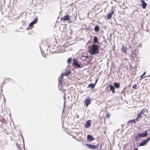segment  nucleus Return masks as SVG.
I'll use <instances>...</instances> for the list:
<instances>
[{
	"label": "nucleus",
	"mask_w": 150,
	"mask_h": 150,
	"mask_svg": "<svg viewBox=\"0 0 150 150\" xmlns=\"http://www.w3.org/2000/svg\"><path fill=\"white\" fill-rule=\"evenodd\" d=\"M91 103L90 99L87 98L85 99V104L86 107H87L88 105Z\"/></svg>",
	"instance_id": "8"
},
{
	"label": "nucleus",
	"mask_w": 150,
	"mask_h": 150,
	"mask_svg": "<svg viewBox=\"0 0 150 150\" xmlns=\"http://www.w3.org/2000/svg\"><path fill=\"white\" fill-rule=\"evenodd\" d=\"M143 76H144L142 75H141L140 76V79H143V78H144V77H145L146 76H145L144 77H143Z\"/></svg>",
	"instance_id": "26"
},
{
	"label": "nucleus",
	"mask_w": 150,
	"mask_h": 150,
	"mask_svg": "<svg viewBox=\"0 0 150 150\" xmlns=\"http://www.w3.org/2000/svg\"><path fill=\"white\" fill-rule=\"evenodd\" d=\"M87 140L89 141H92L94 140V138L92 136L88 135L87 136Z\"/></svg>",
	"instance_id": "10"
},
{
	"label": "nucleus",
	"mask_w": 150,
	"mask_h": 150,
	"mask_svg": "<svg viewBox=\"0 0 150 150\" xmlns=\"http://www.w3.org/2000/svg\"><path fill=\"white\" fill-rule=\"evenodd\" d=\"M37 19H38V18H37L36 20L33 21L32 22H31V23H32V24L34 25V24H35L36 23V22L37 21Z\"/></svg>",
	"instance_id": "24"
},
{
	"label": "nucleus",
	"mask_w": 150,
	"mask_h": 150,
	"mask_svg": "<svg viewBox=\"0 0 150 150\" xmlns=\"http://www.w3.org/2000/svg\"><path fill=\"white\" fill-rule=\"evenodd\" d=\"M73 65H74L75 67H76L78 68L81 67V65L78 63V62L75 59H73Z\"/></svg>",
	"instance_id": "6"
},
{
	"label": "nucleus",
	"mask_w": 150,
	"mask_h": 150,
	"mask_svg": "<svg viewBox=\"0 0 150 150\" xmlns=\"http://www.w3.org/2000/svg\"><path fill=\"white\" fill-rule=\"evenodd\" d=\"M70 20V17L68 15H66L61 18V21L62 22H64L66 21H68Z\"/></svg>",
	"instance_id": "4"
},
{
	"label": "nucleus",
	"mask_w": 150,
	"mask_h": 150,
	"mask_svg": "<svg viewBox=\"0 0 150 150\" xmlns=\"http://www.w3.org/2000/svg\"><path fill=\"white\" fill-rule=\"evenodd\" d=\"M67 62L68 63H70L71 62V58H69L67 60Z\"/></svg>",
	"instance_id": "22"
},
{
	"label": "nucleus",
	"mask_w": 150,
	"mask_h": 150,
	"mask_svg": "<svg viewBox=\"0 0 150 150\" xmlns=\"http://www.w3.org/2000/svg\"><path fill=\"white\" fill-rule=\"evenodd\" d=\"M122 50L125 53H127V49L124 45L122 46Z\"/></svg>",
	"instance_id": "17"
},
{
	"label": "nucleus",
	"mask_w": 150,
	"mask_h": 150,
	"mask_svg": "<svg viewBox=\"0 0 150 150\" xmlns=\"http://www.w3.org/2000/svg\"><path fill=\"white\" fill-rule=\"evenodd\" d=\"M98 39L96 37L94 36V40L93 42L94 43H96L98 42Z\"/></svg>",
	"instance_id": "19"
},
{
	"label": "nucleus",
	"mask_w": 150,
	"mask_h": 150,
	"mask_svg": "<svg viewBox=\"0 0 150 150\" xmlns=\"http://www.w3.org/2000/svg\"><path fill=\"white\" fill-rule=\"evenodd\" d=\"M95 84L91 83L88 85V87H91V88H93L95 87Z\"/></svg>",
	"instance_id": "18"
},
{
	"label": "nucleus",
	"mask_w": 150,
	"mask_h": 150,
	"mask_svg": "<svg viewBox=\"0 0 150 150\" xmlns=\"http://www.w3.org/2000/svg\"><path fill=\"white\" fill-rule=\"evenodd\" d=\"M96 32H98L99 30V28L98 26H96L94 28Z\"/></svg>",
	"instance_id": "20"
},
{
	"label": "nucleus",
	"mask_w": 150,
	"mask_h": 150,
	"mask_svg": "<svg viewBox=\"0 0 150 150\" xmlns=\"http://www.w3.org/2000/svg\"><path fill=\"white\" fill-rule=\"evenodd\" d=\"M148 135L147 131H146L144 133H139L135 137V139L137 140L139 139L140 137H146Z\"/></svg>",
	"instance_id": "3"
},
{
	"label": "nucleus",
	"mask_w": 150,
	"mask_h": 150,
	"mask_svg": "<svg viewBox=\"0 0 150 150\" xmlns=\"http://www.w3.org/2000/svg\"><path fill=\"white\" fill-rule=\"evenodd\" d=\"M114 14V11H112L111 13H109L108 14L107 16H108V19H110L111 17H112V16Z\"/></svg>",
	"instance_id": "14"
},
{
	"label": "nucleus",
	"mask_w": 150,
	"mask_h": 150,
	"mask_svg": "<svg viewBox=\"0 0 150 150\" xmlns=\"http://www.w3.org/2000/svg\"><path fill=\"white\" fill-rule=\"evenodd\" d=\"M4 131L7 134H9L10 133V132L7 128L4 129Z\"/></svg>",
	"instance_id": "21"
},
{
	"label": "nucleus",
	"mask_w": 150,
	"mask_h": 150,
	"mask_svg": "<svg viewBox=\"0 0 150 150\" xmlns=\"http://www.w3.org/2000/svg\"><path fill=\"white\" fill-rule=\"evenodd\" d=\"M132 88L133 89H136L137 88V86L136 84H135L133 85L132 86Z\"/></svg>",
	"instance_id": "23"
},
{
	"label": "nucleus",
	"mask_w": 150,
	"mask_h": 150,
	"mask_svg": "<svg viewBox=\"0 0 150 150\" xmlns=\"http://www.w3.org/2000/svg\"><path fill=\"white\" fill-rule=\"evenodd\" d=\"M146 74V72H144L143 73V74H142V75L143 76H144V75H145V74Z\"/></svg>",
	"instance_id": "29"
},
{
	"label": "nucleus",
	"mask_w": 150,
	"mask_h": 150,
	"mask_svg": "<svg viewBox=\"0 0 150 150\" xmlns=\"http://www.w3.org/2000/svg\"><path fill=\"white\" fill-rule=\"evenodd\" d=\"M134 150H138L137 148H134Z\"/></svg>",
	"instance_id": "30"
},
{
	"label": "nucleus",
	"mask_w": 150,
	"mask_h": 150,
	"mask_svg": "<svg viewBox=\"0 0 150 150\" xmlns=\"http://www.w3.org/2000/svg\"><path fill=\"white\" fill-rule=\"evenodd\" d=\"M148 142L150 140V137L148 138L146 140Z\"/></svg>",
	"instance_id": "28"
},
{
	"label": "nucleus",
	"mask_w": 150,
	"mask_h": 150,
	"mask_svg": "<svg viewBox=\"0 0 150 150\" xmlns=\"http://www.w3.org/2000/svg\"><path fill=\"white\" fill-rule=\"evenodd\" d=\"M63 79V76H61V77L59 78V84H58V86L59 87L60 86L61 87L62 86V80Z\"/></svg>",
	"instance_id": "11"
},
{
	"label": "nucleus",
	"mask_w": 150,
	"mask_h": 150,
	"mask_svg": "<svg viewBox=\"0 0 150 150\" xmlns=\"http://www.w3.org/2000/svg\"><path fill=\"white\" fill-rule=\"evenodd\" d=\"M114 85L116 88H118L120 87V83L115 82L114 83Z\"/></svg>",
	"instance_id": "16"
},
{
	"label": "nucleus",
	"mask_w": 150,
	"mask_h": 150,
	"mask_svg": "<svg viewBox=\"0 0 150 150\" xmlns=\"http://www.w3.org/2000/svg\"><path fill=\"white\" fill-rule=\"evenodd\" d=\"M97 80H98L97 79L96 80V81H95V83H96L97 82Z\"/></svg>",
	"instance_id": "32"
},
{
	"label": "nucleus",
	"mask_w": 150,
	"mask_h": 150,
	"mask_svg": "<svg viewBox=\"0 0 150 150\" xmlns=\"http://www.w3.org/2000/svg\"><path fill=\"white\" fill-rule=\"evenodd\" d=\"M110 90L112 91L113 93H115V87L111 85H109Z\"/></svg>",
	"instance_id": "13"
},
{
	"label": "nucleus",
	"mask_w": 150,
	"mask_h": 150,
	"mask_svg": "<svg viewBox=\"0 0 150 150\" xmlns=\"http://www.w3.org/2000/svg\"><path fill=\"white\" fill-rule=\"evenodd\" d=\"M86 145L88 147L91 149H94L98 148V146L94 145L88 144H86Z\"/></svg>",
	"instance_id": "5"
},
{
	"label": "nucleus",
	"mask_w": 150,
	"mask_h": 150,
	"mask_svg": "<svg viewBox=\"0 0 150 150\" xmlns=\"http://www.w3.org/2000/svg\"><path fill=\"white\" fill-rule=\"evenodd\" d=\"M70 72H71L70 71L69 72V73H70Z\"/></svg>",
	"instance_id": "33"
},
{
	"label": "nucleus",
	"mask_w": 150,
	"mask_h": 150,
	"mask_svg": "<svg viewBox=\"0 0 150 150\" xmlns=\"http://www.w3.org/2000/svg\"><path fill=\"white\" fill-rule=\"evenodd\" d=\"M141 2L142 3V6L143 8H145L147 5L146 3V2H145L143 0H141Z\"/></svg>",
	"instance_id": "12"
},
{
	"label": "nucleus",
	"mask_w": 150,
	"mask_h": 150,
	"mask_svg": "<svg viewBox=\"0 0 150 150\" xmlns=\"http://www.w3.org/2000/svg\"><path fill=\"white\" fill-rule=\"evenodd\" d=\"M88 52L91 55L98 54L99 52L98 46L96 45H93L89 49Z\"/></svg>",
	"instance_id": "1"
},
{
	"label": "nucleus",
	"mask_w": 150,
	"mask_h": 150,
	"mask_svg": "<svg viewBox=\"0 0 150 150\" xmlns=\"http://www.w3.org/2000/svg\"><path fill=\"white\" fill-rule=\"evenodd\" d=\"M33 24H32V23H31V22L29 24V25L30 26H33Z\"/></svg>",
	"instance_id": "27"
},
{
	"label": "nucleus",
	"mask_w": 150,
	"mask_h": 150,
	"mask_svg": "<svg viewBox=\"0 0 150 150\" xmlns=\"http://www.w3.org/2000/svg\"><path fill=\"white\" fill-rule=\"evenodd\" d=\"M84 57H86L87 58H88V56H83Z\"/></svg>",
	"instance_id": "31"
},
{
	"label": "nucleus",
	"mask_w": 150,
	"mask_h": 150,
	"mask_svg": "<svg viewBox=\"0 0 150 150\" xmlns=\"http://www.w3.org/2000/svg\"><path fill=\"white\" fill-rule=\"evenodd\" d=\"M147 142L146 140H144L143 141L141 142L139 144V146H143L144 145L146 144Z\"/></svg>",
	"instance_id": "15"
},
{
	"label": "nucleus",
	"mask_w": 150,
	"mask_h": 150,
	"mask_svg": "<svg viewBox=\"0 0 150 150\" xmlns=\"http://www.w3.org/2000/svg\"><path fill=\"white\" fill-rule=\"evenodd\" d=\"M137 121H139V119L137 118V117H136V118L135 119L130 120H129L128 121V123H129L131 122H132L135 123Z\"/></svg>",
	"instance_id": "9"
},
{
	"label": "nucleus",
	"mask_w": 150,
	"mask_h": 150,
	"mask_svg": "<svg viewBox=\"0 0 150 150\" xmlns=\"http://www.w3.org/2000/svg\"><path fill=\"white\" fill-rule=\"evenodd\" d=\"M147 112V110L145 108H144L141 110L137 117L138 119L142 118L144 116H146V114L145 113Z\"/></svg>",
	"instance_id": "2"
},
{
	"label": "nucleus",
	"mask_w": 150,
	"mask_h": 150,
	"mask_svg": "<svg viewBox=\"0 0 150 150\" xmlns=\"http://www.w3.org/2000/svg\"><path fill=\"white\" fill-rule=\"evenodd\" d=\"M91 120H88L86 122V124L84 125L85 127L88 128L91 125Z\"/></svg>",
	"instance_id": "7"
},
{
	"label": "nucleus",
	"mask_w": 150,
	"mask_h": 150,
	"mask_svg": "<svg viewBox=\"0 0 150 150\" xmlns=\"http://www.w3.org/2000/svg\"><path fill=\"white\" fill-rule=\"evenodd\" d=\"M110 116V115L109 113H108L106 115V117L107 118H109Z\"/></svg>",
	"instance_id": "25"
}]
</instances>
